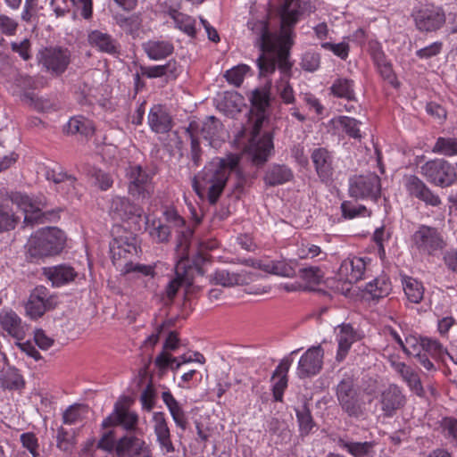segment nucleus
Wrapping results in <instances>:
<instances>
[{
  "label": "nucleus",
  "mask_w": 457,
  "mask_h": 457,
  "mask_svg": "<svg viewBox=\"0 0 457 457\" xmlns=\"http://www.w3.org/2000/svg\"><path fill=\"white\" fill-rule=\"evenodd\" d=\"M140 402L143 410L151 411L155 405V390L153 385L148 384L140 395Z\"/></svg>",
  "instance_id": "nucleus-62"
},
{
  "label": "nucleus",
  "mask_w": 457,
  "mask_h": 457,
  "mask_svg": "<svg viewBox=\"0 0 457 457\" xmlns=\"http://www.w3.org/2000/svg\"><path fill=\"white\" fill-rule=\"evenodd\" d=\"M10 199L12 204L23 211L26 223L37 222L41 218L45 206L42 201L33 200L28 195L19 192L12 193Z\"/></svg>",
  "instance_id": "nucleus-17"
},
{
  "label": "nucleus",
  "mask_w": 457,
  "mask_h": 457,
  "mask_svg": "<svg viewBox=\"0 0 457 457\" xmlns=\"http://www.w3.org/2000/svg\"><path fill=\"white\" fill-rule=\"evenodd\" d=\"M115 23L126 33L134 35L139 30L142 19L140 13H132L126 15L123 13H116L113 16Z\"/></svg>",
  "instance_id": "nucleus-41"
},
{
  "label": "nucleus",
  "mask_w": 457,
  "mask_h": 457,
  "mask_svg": "<svg viewBox=\"0 0 457 457\" xmlns=\"http://www.w3.org/2000/svg\"><path fill=\"white\" fill-rule=\"evenodd\" d=\"M76 445L75 434L60 427L57 429L56 446L62 452L71 453Z\"/></svg>",
  "instance_id": "nucleus-51"
},
{
  "label": "nucleus",
  "mask_w": 457,
  "mask_h": 457,
  "mask_svg": "<svg viewBox=\"0 0 457 457\" xmlns=\"http://www.w3.org/2000/svg\"><path fill=\"white\" fill-rule=\"evenodd\" d=\"M405 188L408 194L424 202L428 205L438 206L441 204L440 197L434 194L430 188L417 176L409 175L405 177Z\"/></svg>",
  "instance_id": "nucleus-16"
},
{
  "label": "nucleus",
  "mask_w": 457,
  "mask_h": 457,
  "mask_svg": "<svg viewBox=\"0 0 457 457\" xmlns=\"http://www.w3.org/2000/svg\"><path fill=\"white\" fill-rule=\"evenodd\" d=\"M375 442H355L347 437L339 438L337 445L353 457H370L374 453Z\"/></svg>",
  "instance_id": "nucleus-29"
},
{
  "label": "nucleus",
  "mask_w": 457,
  "mask_h": 457,
  "mask_svg": "<svg viewBox=\"0 0 457 457\" xmlns=\"http://www.w3.org/2000/svg\"><path fill=\"white\" fill-rule=\"evenodd\" d=\"M366 270V262L363 258L353 257L345 260L340 267L341 273H346L350 283H356L362 278Z\"/></svg>",
  "instance_id": "nucleus-35"
},
{
  "label": "nucleus",
  "mask_w": 457,
  "mask_h": 457,
  "mask_svg": "<svg viewBox=\"0 0 457 457\" xmlns=\"http://www.w3.org/2000/svg\"><path fill=\"white\" fill-rule=\"evenodd\" d=\"M365 290L369 293L373 298H383L389 295L392 290L391 282L389 279L383 276L379 278H376L372 281L369 282Z\"/></svg>",
  "instance_id": "nucleus-44"
},
{
  "label": "nucleus",
  "mask_w": 457,
  "mask_h": 457,
  "mask_svg": "<svg viewBox=\"0 0 457 457\" xmlns=\"http://www.w3.org/2000/svg\"><path fill=\"white\" fill-rule=\"evenodd\" d=\"M403 291L408 300L419 303L423 299L424 288L420 282L413 278L407 277L403 280Z\"/></svg>",
  "instance_id": "nucleus-47"
},
{
  "label": "nucleus",
  "mask_w": 457,
  "mask_h": 457,
  "mask_svg": "<svg viewBox=\"0 0 457 457\" xmlns=\"http://www.w3.org/2000/svg\"><path fill=\"white\" fill-rule=\"evenodd\" d=\"M154 174L155 171H147L139 164H129L125 170L129 194L137 201L150 198L154 193Z\"/></svg>",
  "instance_id": "nucleus-4"
},
{
  "label": "nucleus",
  "mask_w": 457,
  "mask_h": 457,
  "mask_svg": "<svg viewBox=\"0 0 457 457\" xmlns=\"http://www.w3.org/2000/svg\"><path fill=\"white\" fill-rule=\"evenodd\" d=\"M336 395L342 410L352 418H360L364 414L363 403L352 377L339 381L336 387Z\"/></svg>",
  "instance_id": "nucleus-5"
},
{
  "label": "nucleus",
  "mask_w": 457,
  "mask_h": 457,
  "mask_svg": "<svg viewBox=\"0 0 457 457\" xmlns=\"http://www.w3.org/2000/svg\"><path fill=\"white\" fill-rule=\"evenodd\" d=\"M416 28L420 31L433 32L445 23V14L441 7L430 6L413 13Z\"/></svg>",
  "instance_id": "nucleus-12"
},
{
  "label": "nucleus",
  "mask_w": 457,
  "mask_h": 457,
  "mask_svg": "<svg viewBox=\"0 0 457 457\" xmlns=\"http://www.w3.org/2000/svg\"><path fill=\"white\" fill-rule=\"evenodd\" d=\"M55 305V298L50 295L49 290L44 286H38L30 293L25 309L31 319H37Z\"/></svg>",
  "instance_id": "nucleus-10"
},
{
  "label": "nucleus",
  "mask_w": 457,
  "mask_h": 457,
  "mask_svg": "<svg viewBox=\"0 0 457 457\" xmlns=\"http://www.w3.org/2000/svg\"><path fill=\"white\" fill-rule=\"evenodd\" d=\"M181 234H182V237H181V238H179L177 246L180 243H183L184 247H186V252L185 253H186V254H187V259H184V262L186 264V270H187L188 274H189L191 272V270L193 269H195V271L199 275L203 276L204 271V269H203L202 266L209 260L208 259L209 255L207 253H203L202 251H198L197 253H195V254L193 255L191 263L187 264V262H188V259H189V254H188V246H189L188 237L191 236L192 232L189 229H187L186 232L185 231H181Z\"/></svg>",
  "instance_id": "nucleus-30"
},
{
  "label": "nucleus",
  "mask_w": 457,
  "mask_h": 457,
  "mask_svg": "<svg viewBox=\"0 0 457 457\" xmlns=\"http://www.w3.org/2000/svg\"><path fill=\"white\" fill-rule=\"evenodd\" d=\"M87 176L92 185L98 187L102 191L108 190L113 185L112 175L100 169L95 167L89 169L87 171Z\"/></svg>",
  "instance_id": "nucleus-48"
},
{
  "label": "nucleus",
  "mask_w": 457,
  "mask_h": 457,
  "mask_svg": "<svg viewBox=\"0 0 457 457\" xmlns=\"http://www.w3.org/2000/svg\"><path fill=\"white\" fill-rule=\"evenodd\" d=\"M115 452L118 456L152 457L149 445L144 440L135 436L120 437L116 442Z\"/></svg>",
  "instance_id": "nucleus-15"
},
{
  "label": "nucleus",
  "mask_w": 457,
  "mask_h": 457,
  "mask_svg": "<svg viewBox=\"0 0 457 457\" xmlns=\"http://www.w3.org/2000/svg\"><path fill=\"white\" fill-rule=\"evenodd\" d=\"M292 364V360L284 358L274 370L271 379H277L272 387L273 398L276 402H282L284 391L287 387V372Z\"/></svg>",
  "instance_id": "nucleus-23"
},
{
  "label": "nucleus",
  "mask_w": 457,
  "mask_h": 457,
  "mask_svg": "<svg viewBox=\"0 0 457 457\" xmlns=\"http://www.w3.org/2000/svg\"><path fill=\"white\" fill-rule=\"evenodd\" d=\"M413 247L420 253L435 256L446 246L443 235L435 227L420 225L411 236Z\"/></svg>",
  "instance_id": "nucleus-6"
},
{
  "label": "nucleus",
  "mask_w": 457,
  "mask_h": 457,
  "mask_svg": "<svg viewBox=\"0 0 457 457\" xmlns=\"http://www.w3.org/2000/svg\"><path fill=\"white\" fill-rule=\"evenodd\" d=\"M324 350L320 345L310 347L300 358L297 376L303 379L320 372L323 366Z\"/></svg>",
  "instance_id": "nucleus-11"
},
{
  "label": "nucleus",
  "mask_w": 457,
  "mask_h": 457,
  "mask_svg": "<svg viewBox=\"0 0 457 457\" xmlns=\"http://www.w3.org/2000/svg\"><path fill=\"white\" fill-rule=\"evenodd\" d=\"M405 396L396 385H390L381 394L380 403L384 414L392 417L395 411L405 404Z\"/></svg>",
  "instance_id": "nucleus-20"
},
{
  "label": "nucleus",
  "mask_w": 457,
  "mask_h": 457,
  "mask_svg": "<svg viewBox=\"0 0 457 457\" xmlns=\"http://www.w3.org/2000/svg\"><path fill=\"white\" fill-rule=\"evenodd\" d=\"M143 210L125 196H114L110 206V215L115 221H126L140 218Z\"/></svg>",
  "instance_id": "nucleus-13"
},
{
  "label": "nucleus",
  "mask_w": 457,
  "mask_h": 457,
  "mask_svg": "<svg viewBox=\"0 0 457 457\" xmlns=\"http://www.w3.org/2000/svg\"><path fill=\"white\" fill-rule=\"evenodd\" d=\"M162 399L167 406L176 426L185 431L187 428L188 420L179 403L169 390L162 392Z\"/></svg>",
  "instance_id": "nucleus-28"
},
{
  "label": "nucleus",
  "mask_w": 457,
  "mask_h": 457,
  "mask_svg": "<svg viewBox=\"0 0 457 457\" xmlns=\"http://www.w3.org/2000/svg\"><path fill=\"white\" fill-rule=\"evenodd\" d=\"M343 217L346 219H353L358 216H365L368 212L367 208L361 204H353L348 201H345L341 204Z\"/></svg>",
  "instance_id": "nucleus-59"
},
{
  "label": "nucleus",
  "mask_w": 457,
  "mask_h": 457,
  "mask_svg": "<svg viewBox=\"0 0 457 457\" xmlns=\"http://www.w3.org/2000/svg\"><path fill=\"white\" fill-rule=\"evenodd\" d=\"M193 361L191 356L187 357L183 354L178 358L173 357L170 353L165 351H162L155 358V366L162 370H165L168 368L171 370H178L183 363Z\"/></svg>",
  "instance_id": "nucleus-39"
},
{
  "label": "nucleus",
  "mask_w": 457,
  "mask_h": 457,
  "mask_svg": "<svg viewBox=\"0 0 457 457\" xmlns=\"http://www.w3.org/2000/svg\"><path fill=\"white\" fill-rule=\"evenodd\" d=\"M249 100L258 117L260 119L264 118L266 110L270 105V83L253 89Z\"/></svg>",
  "instance_id": "nucleus-26"
},
{
  "label": "nucleus",
  "mask_w": 457,
  "mask_h": 457,
  "mask_svg": "<svg viewBox=\"0 0 457 457\" xmlns=\"http://www.w3.org/2000/svg\"><path fill=\"white\" fill-rule=\"evenodd\" d=\"M295 414L300 436H308L312 432V428L316 427V423L312 418L307 402H304L301 407L295 409Z\"/></svg>",
  "instance_id": "nucleus-40"
},
{
  "label": "nucleus",
  "mask_w": 457,
  "mask_h": 457,
  "mask_svg": "<svg viewBox=\"0 0 457 457\" xmlns=\"http://www.w3.org/2000/svg\"><path fill=\"white\" fill-rule=\"evenodd\" d=\"M142 47L148 58L154 61L165 59L174 51L173 44L169 41L149 40Z\"/></svg>",
  "instance_id": "nucleus-33"
},
{
  "label": "nucleus",
  "mask_w": 457,
  "mask_h": 457,
  "mask_svg": "<svg viewBox=\"0 0 457 457\" xmlns=\"http://www.w3.org/2000/svg\"><path fill=\"white\" fill-rule=\"evenodd\" d=\"M40 64L56 76L62 75L71 62L70 51L62 47H46L37 54Z\"/></svg>",
  "instance_id": "nucleus-9"
},
{
  "label": "nucleus",
  "mask_w": 457,
  "mask_h": 457,
  "mask_svg": "<svg viewBox=\"0 0 457 457\" xmlns=\"http://www.w3.org/2000/svg\"><path fill=\"white\" fill-rule=\"evenodd\" d=\"M381 193L380 178L374 172L355 175L349 179V195L355 199L376 201Z\"/></svg>",
  "instance_id": "nucleus-8"
},
{
  "label": "nucleus",
  "mask_w": 457,
  "mask_h": 457,
  "mask_svg": "<svg viewBox=\"0 0 457 457\" xmlns=\"http://www.w3.org/2000/svg\"><path fill=\"white\" fill-rule=\"evenodd\" d=\"M320 64V55L314 52H306L303 54L301 67L309 72L317 71Z\"/></svg>",
  "instance_id": "nucleus-60"
},
{
  "label": "nucleus",
  "mask_w": 457,
  "mask_h": 457,
  "mask_svg": "<svg viewBox=\"0 0 457 457\" xmlns=\"http://www.w3.org/2000/svg\"><path fill=\"white\" fill-rule=\"evenodd\" d=\"M318 177L322 182H328L333 176V156L324 147L316 148L311 155Z\"/></svg>",
  "instance_id": "nucleus-19"
},
{
  "label": "nucleus",
  "mask_w": 457,
  "mask_h": 457,
  "mask_svg": "<svg viewBox=\"0 0 457 457\" xmlns=\"http://www.w3.org/2000/svg\"><path fill=\"white\" fill-rule=\"evenodd\" d=\"M313 12L310 1L284 0L279 9L280 35L275 36L270 31L269 23L265 21H249L248 28L257 35V42L261 50L258 65L261 72L266 74L275 69V62H279L283 71L290 70L287 61L288 49L294 45V28L304 14Z\"/></svg>",
  "instance_id": "nucleus-1"
},
{
  "label": "nucleus",
  "mask_w": 457,
  "mask_h": 457,
  "mask_svg": "<svg viewBox=\"0 0 457 457\" xmlns=\"http://www.w3.org/2000/svg\"><path fill=\"white\" fill-rule=\"evenodd\" d=\"M0 324L2 328L10 336L21 340L25 337V328L21 318L12 311L0 313Z\"/></svg>",
  "instance_id": "nucleus-27"
},
{
  "label": "nucleus",
  "mask_w": 457,
  "mask_h": 457,
  "mask_svg": "<svg viewBox=\"0 0 457 457\" xmlns=\"http://www.w3.org/2000/svg\"><path fill=\"white\" fill-rule=\"evenodd\" d=\"M154 432L156 436V442L163 454H169L175 452V446L171 440L170 430L162 411L154 412L153 415Z\"/></svg>",
  "instance_id": "nucleus-18"
},
{
  "label": "nucleus",
  "mask_w": 457,
  "mask_h": 457,
  "mask_svg": "<svg viewBox=\"0 0 457 457\" xmlns=\"http://www.w3.org/2000/svg\"><path fill=\"white\" fill-rule=\"evenodd\" d=\"M117 403V418L118 426L122 427L127 431H135L137 428L138 416L136 412L130 411L120 403Z\"/></svg>",
  "instance_id": "nucleus-43"
},
{
  "label": "nucleus",
  "mask_w": 457,
  "mask_h": 457,
  "mask_svg": "<svg viewBox=\"0 0 457 457\" xmlns=\"http://www.w3.org/2000/svg\"><path fill=\"white\" fill-rule=\"evenodd\" d=\"M170 16L174 20L176 28L183 31L191 37H195L196 34L195 20L191 16L184 14L177 10L170 12Z\"/></svg>",
  "instance_id": "nucleus-45"
},
{
  "label": "nucleus",
  "mask_w": 457,
  "mask_h": 457,
  "mask_svg": "<svg viewBox=\"0 0 457 457\" xmlns=\"http://www.w3.org/2000/svg\"><path fill=\"white\" fill-rule=\"evenodd\" d=\"M420 346L424 353L435 358H442L445 353H447L446 348L436 339L424 338L421 340Z\"/></svg>",
  "instance_id": "nucleus-56"
},
{
  "label": "nucleus",
  "mask_w": 457,
  "mask_h": 457,
  "mask_svg": "<svg viewBox=\"0 0 457 457\" xmlns=\"http://www.w3.org/2000/svg\"><path fill=\"white\" fill-rule=\"evenodd\" d=\"M18 218L7 204L0 205V232L9 231L15 228Z\"/></svg>",
  "instance_id": "nucleus-53"
},
{
  "label": "nucleus",
  "mask_w": 457,
  "mask_h": 457,
  "mask_svg": "<svg viewBox=\"0 0 457 457\" xmlns=\"http://www.w3.org/2000/svg\"><path fill=\"white\" fill-rule=\"evenodd\" d=\"M338 328V349L336 359L337 361H342L347 355L352 345L358 340V335L350 324H342Z\"/></svg>",
  "instance_id": "nucleus-25"
},
{
  "label": "nucleus",
  "mask_w": 457,
  "mask_h": 457,
  "mask_svg": "<svg viewBox=\"0 0 457 457\" xmlns=\"http://www.w3.org/2000/svg\"><path fill=\"white\" fill-rule=\"evenodd\" d=\"M420 172L429 183L441 187L451 186L457 179L454 167L444 159L428 161L420 167Z\"/></svg>",
  "instance_id": "nucleus-7"
},
{
  "label": "nucleus",
  "mask_w": 457,
  "mask_h": 457,
  "mask_svg": "<svg viewBox=\"0 0 457 457\" xmlns=\"http://www.w3.org/2000/svg\"><path fill=\"white\" fill-rule=\"evenodd\" d=\"M0 385L4 389L17 390L24 386L22 377L14 369H7L0 375Z\"/></svg>",
  "instance_id": "nucleus-49"
},
{
  "label": "nucleus",
  "mask_w": 457,
  "mask_h": 457,
  "mask_svg": "<svg viewBox=\"0 0 457 457\" xmlns=\"http://www.w3.org/2000/svg\"><path fill=\"white\" fill-rule=\"evenodd\" d=\"M185 252L186 247H184L183 243H180L177 246V253L180 259L176 265V278L170 280L166 287V295L170 302L182 285L185 284L187 287L192 285V277L188 275V271L186 270V264L184 262V259H187V254H186Z\"/></svg>",
  "instance_id": "nucleus-14"
},
{
  "label": "nucleus",
  "mask_w": 457,
  "mask_h": 457,
  "mask_svg": "<svg viewBox=\"0 0 457 457\" xmlns=\"http://www.w3.org/2000/svg\"><path fill=\"white\" fill-rule=\"evenodd\" d=\"M46 177L48 180H52L59 187V189H64L63 183H66L70 186L68 189L72 190L73 184L75 183V177L63 172L61 169H59V170L55 169L48 170L46 173Z\"/></svg>",
  "instance_id": "nucleus-52"
},
{
  "label": "nucleus",
  "mask_w": 457,
  "mask_h": 457,
  "mask_svg": "<svg viewBox=\"0 0 457 457\" xmlns=\"http://www.w3.org/2000/svg\"><path fill=\"white\" fill-rule=\"evenodd\" d=\"M298 276L310 285H319L322 281L323 272L317 266L302 268L298 271Z\"/></svg>",
  "instance_id": "nucleus-55"
},
{
  "label": "nucleus",
  "mask_w": 457,
  "mask_h": 457,
  "mask_svg": "<svg viewBox=\"0 0 457 457\" xmlns=\"http://www.w3.org/2000/svg\"><path fill=\"white\" fill-rule=\"evenodd\" d=\"M150 236L159 243L167 242L170 236V228L169 226L162 224L160 221L157 225L155 221H153Z\"/></svg>",
  "instance_id": "nucleus-63"
},
{
  "label": "nucleus",
  "mask_w": 457,
  "mask_h": 457,
  "mask_svg": "<svg viewBox=\"0 0 457 457\" xmlns=\"http://www.w3.org/2000/svg\"><path fill=\"white\" fill-rule=\"evenodd\" d=\"M186 133L190 138V153L189 156L193 165L199 167L202 163L203 150L200 146L198 134L199 124L196 121H191L186 129Z\"/></svg>",
  "instance_id": "nucleus-36"
},
{
  "label": "nucleus",
  "mask_w": 457,
  "mask_h": 457,
  "mask_svg": "<svg viewBox=\"0 0 457 457\" xmlns=\"http://www.w3.org/2000/svg\"><path fill=\"white\" fill-rule=\"evenodd\" d=\"M240 156L237 154H228L226 157H215L209 162L203 170L193 178L192 187L195 192L203 196L204 187L209 185L207 197L210 204H214L222 194L229 174L240 162Z\"/></svg>",
  "instance_id": "nucleus-2"
},
{
  "label": "nucleus",
  "mask_w": 457,
  "mask_h": 457,
  "mask_svg": "<svg viewBox=\"0 0 457 457\" xmlns=\"http://www.w3.org/2000/svg\"><path fill=\"white\" fill-rule=\"evenodd\" d=\"M330 92L338 98H345L348 101L356 100L354 81L353 79L345 78L337 79L330 87Z\"/></svg>",
  "instance_id": "nucleus-38"
},
{
  "label": "nucleus",
  "mask_w": 457,
  "mask_h": 457,
  "mask_svg": "<svg viewBox=\"0 0 457 457\" xmlns=\"http://www.w3.org/2000/svg\"><path fill=\"white\" fill-rule=\"evenodd\" d=\"M289 55H290V48L288 49L287 61L290 63V69H292L293 63L289 61ZM256 61H258V59ZM256 62L258 63V62ZM275 63H276L275 68L278 67V70L280 71V72L283 73L284 76L287 77L286 80L284 79H282L281 82L277 85V90H278V96L282 99L283 103H285L286 104H294L295 101V94H294L293 87H291V85L289 84V81H288V78L291 75V70H289L287 71H283L279 68V62H276ZM257 66H259V65L257 64ZM258 68H260V67H258ZM275 71H276V69H274V71L271 72H267L266 74H263L261 72V69H259L260 76H262V77L269 76V75L272 74Z\"/></svg>",
  "instance_id": "nucleus-31"
},
{
  "label": "nucleus",
  "mask_w": 457,
  "mask_h": 457,
  "mask_svg": "<svg viewBox=\"0 0 457 457\" xmlns=\"http://www.w3.org/2000/svg\"><path fill=\"white\" fill-rule=\"evenodd\" d=\"M338 123L343 128L344 131L350 137L354 139H361V134L359 129V125L361 121L350 118L347 116H341L338 119Z\"/></svg>",
  "instance_id": "nucleus-57"
},
{
  "label": "nucleus",
  "mask_w": 457,
  "mask_h": 457,
  "mask_svg": "<svg viewBox=\"0 0 457 457\" xmlns=\"http://www.w3.org/2000/svg\"><path fill=\"white\" fill-rule=\"evenodd\" d=\"M432 151L433 153L449 157L457 155V137H439Z\"/></svg>",
  "instance_id": "nucleus-50"
},
{
  "label": "nucleus",
  "mask_w": 457,
  "mask_h": 457,
  "mask_svg": "<svg viewBox=\"0 0 457 457\" xmlns=\"http://www.w3.org/2000/svg\"><path fill=\"white\" fill-rule=\"evenodd\" d=\"M232 172L235 173L236 179L234 183V192L240 195L245 191V187L250 185L249 176L243 171L239 163L233 169Z\"/></svg>",
  "instance_id": "nucleus-61"
},
{
  "label": "nucleus",
  "mask_w": 457,
  "mask_h": 457,
  "mask_svg": "<svg viewBox=\"0 0 457 457\" xmlns=\"http://www.w3.org/2000/svg\"><path fill=\"white\" fill-rule=\"evenodd\" d=\"M240 276L236 273H230L226 270H217L213 275V280L215 284L221 285L223 287H231L238 284Z\"/></svg>",
  "instance_id": "nucleus-58"
},
{
  "label": "nucleus",
  "mask_w": 457,
  "mask_h": 457,
  "mask_svg": "<svg viewBox=\"0 0 457 457\" xmlns=\"http://www.w3.org/2000/svg\"><path fill=\"white\" fill-rule=\"evenodd\" d=\"M394 367L412 392L419 396L424 395L425 391L421 385L420 378L411 367L406 365L404 362L395 363Z\"/></svg>",
  "instance_id": "nucleus-34"
},
{
  "label": "nucleus",
  "mask_w": 457,
  "mask_h": 457,
  "mask_svg": "<svg viewBox=\"0 0 457 457\" xmlns=\"http://www.w3.org/2000/svg\"><path fill=\"white\" fill-rule=\"evenodd\" d=\"M88 42L100 52L109 54H116L119 53V45L109 34L103 33L99 30H93L88 35Z\"/></svg>",
  "instance_id": "nucleus-32"
},
{
  "label": "nucleus",
  "mask_w": 457,
  "mask_h": 457,
  "mask_svg": "<svg viewBox=\"0 0 457 457\" xmlns=\"http://www.w3.org/2000/svg\"><path fill=\"white\" fill-rule=\"evenodd\" d=\"M66 237L63 232L54 227H47L33 234L27 244L28 259H39L59 254L64 247Z\"/></svg>",
  "instance_id": "nucleus-3"
},
{
  "label": "nucleus",
  "mask_w": 457,
  "mask_h": 457,
  "mask_svg": "<svg viewBox=\"0 0 457 457\" xmlns=\"http://www.w3.org/2000/svg\"><path fill=\"white\" fill-rule=\"evenodd\" d=\"M67 132L88 137L94 133L93 122L83 116L73 117L68 121Z\"/></svg>",
  "instance_id": "nucleus-46"
},
{
  "label": "nucleus",
  "mask_w": 457,
  "mask_h": 457,
  "mask_svg": "<svg viewBox=\"0 0 457 457\" xmlns=\"http://www.w3.org/2000/svg\"><path fill=\"white\" fill-rule=\"evenodd\" d=\"M273 148L272 136L270 133H265L256 144L253 153V161L258 164L266 162Z\"/></svg>",
  "instance_id": "nucleus-42"
},
{
  "label": "nucleus",
  "mask_w": 457,
  "mask_h": 457,
  "mask_svg": "<svg viewBox=\"0 0 457 457\" xmlns=\"http://www.w3.org/2000/svg\"><path fill=\"white\" fill-rule=\"evenodd\" d=\"M294 179V172L286 164H270L265 170L263 181L266 187H277L286 184Z\"/></svg>",
  "instance_id": "nucleus-22"
},
{
  "label": "nucleus",
  "mask_w": 457,
  "mask_h": 457,
  "mask_svg": "<svg viewBox=\"0 0 457 457\" xmlns=\"http://www.w3.org/2000/svg\"><path fill=\"white\" fill-rule=\"evenodd\" d=\"M445 436L457 445V419L445 418L442 422Z\"/></svg>",
  "instance_id": "nucleus-64"
},
{
  "label": "nucleus",
  "mask_w": 457,
  "mask_h": 457,
  "mask_svg": "<svg viewBox=\"0 0 457 457\" xmlns=\"http://www.w3.org/2000/svg\"><path fill=\"white\" fill-rule=\"evenodd\" d=\"M250 68L245 64H239L227 71L224 74L225 79L229 84L238 87L242 85L245 74Z\"/></svg>",
  "instance_id": "nucleus-54"
},
{
  "label": "nucleus",
  "mask_w": 457,
  "mask_h": 457,
  "mask_svg": "<svg viewBox=\"0 0 457 457\" xmlns=\"http://www.w3.org/2000/svg\"><path fill=\"white\" fill-rule=\"evenodd\" d=\"M44 274L55 287H61L75 279L78 273L67 264H60L44 269Z\"/></svg>",
  "instance_id": "nucleus-24"
},
{
  "label": "nucleus",
  "mask_w": 457,
  "mask_h": 457,
  "mask_svg": "<svg viewBox=\"0 0 457 457\" xmlns=\"http://www.w3.org/2000/svg\"><path fill=\"white\" fill-rule=\"evenodd\" d=\"M222 129L221 122L216 117L209 116L203 125L199 126V133L205 140L209 141L210 145L213 146L215 141L220 137Z\"/></svg>",
  "instance_id": "nucleus-37"
},
{
  "label": "nucleus",
  "mask_w": 457,
  "mask_h": 457,
  "mask_svg": "<svg viewBox=\"0 0 457 457\" xmlns=\"http://www.w3.org/2000/svg\"><path fill=\"white\" fill-rule=\"evenodd\" d=\"M148 124L154 132L163 134L172 129V119L164 106L155 104L150 109Z\"/></svg>",
  "instance_id": "nucleus-21"
}]
</instances>
